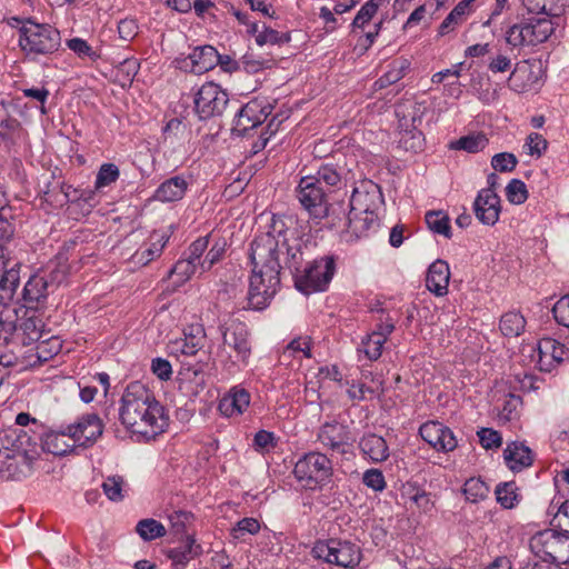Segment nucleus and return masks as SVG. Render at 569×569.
<instances>
[{
    "mask_svg": "<svg viewBox=\"0 0 569 569\" xmlns=\"http://www.w3.org/2000/svg\"><path fill=\"white\" fill-rule=\"evenodd\" d=\"M281 254L279 240L270 232L256 237L251 242L249 258L252 273L242 309L262 310L280 290Z\"/></svg>",
    "mask_w": 569,
    "mask_h": 569,
    "instance_id": "obj_1",
    "label": "nucleus"
},
{
    "mask_svg": "<svg viewBox=\"0 0 569 569\" xmlns=\"http://www.w3.org/2000/svg\"><path fill=\"white\" fill-rule=\"evenodd\" d=\"M121 423L131 432L154 438L164 431L168 418L153 393L141 382L128 385L119 408Z\"/></svg>",
    "mask_w": 569,
    "mask_h": 569,
    "instance_id": "obj_2",
    "label": "nucleus"
},
{
    "mask_svg": "<svg viewBox=\"0 0 569 569\" xmlns=\"http://www.w3.org/2000/svg\"><path fill=\"white\" fill-rule=\"evenodd\" d=\"M9 24L19 30V47L26 58L38 61L57 52L61 46L58 29L48 23H38L31 19L11 18Z\"/></svg>",
    "mask_w": 569,
    "mask_h": 569,
    "instance_id": "obj_3",
    "label": "nucleus"
},
{
    "mask_svg": "<svg viewBox=\"0 0 569 569\" xmlns=\"http://www.w3.org/2000/svg\"><path fill=\"white\" fill-rule=\"evenodd\" d=\"M555 519L563 532L552 529L536 533L530 540L531 550L543 560L552 563L569 562V502H562Z\"/></svg>",
    "mask_w": 569,
    "mask_h": 569,
    "instance_id": "obj_4",
    "label": "nucleus"
},
{
    "mask_svg": "<svg viewBox=\"0 0 569 569\" xmlns=\"http://www.w3.org/2000/svg\"><path fill=\"white\" fill-rule=\"evenodd\" d=\"M337 263L333 256H323L308 262L303 268L292 272L295 288L306 295L325 292L336 273Z\"/></svg>",
    "mask_w": 569,
    "mask_h": 569,
    "instance_id": "obj_5",
    "label": "nucleus"
},
{
    "mask_svg": "<svg viewBox=\"0 0 569 569\" xmlns=\"http://www.w3.org/2000/svg\"><path fill=\"white\" fill-rule=\"evenodd\" d=\"M293 476L301 487L321 489L331 482L333 465L323 453L311 451L303 455L295 465Z\"/></svg>",
    "mask_w": 569,
    "mask_h": 569,
    "instance_id": "obj_6",
    "label": "nucleus"
},
{
    "mask_svg": "<svg viewBox=\"0 0 569 569\" xmlns=\"http://www.w3.org/2000/svg\"><path fill=\"white\" fill-rule=\"evenodd\" d=\"M553 30L549 18H529L511 26L506 32V41L513 48L537 46L545 42Z\"/></svg>",
    "mask_w": 569,
    "mask_h": 569,
    "instance_id": "obj_7",
    "label": "nucleus"
},
{
    "mask_svg": "<svg viewBox=\"0 0 569 569\" xmlns=\"http://www.w3.org/2000/svg\"><path fill=\"white\" fill-rule=\"evenodd\" d=\"M313 552L318 558L340 567H353L360 561L359 548L349 541L330 540L317 543Z\"/></svg>",
    "mask_w": 569,
    "mask_h": 569,
    "instance_id": "obj_8",
    "label": "nucleus"
},
{
    "mask_svg": "<svg viewBox=\"0 0 569 569\" xmlns=\"http://www.w3.org/2000/svg\"><path fill=\"white\" fill-rule=\"evenodd\" d=\"M228 101L229 98L224 90L213 82H207L194 96V110L200 119H208L221 114Z\"/></svg>",
    "mask_w": 569,
    "mask_h": 569,
    "instance_id": "obj_9",
    "label": "nucleus"
},
{
    "mask_svg": "<svg viewBox=\"0 0 569 569\" xmlns=\"http://www.w3.org/2000/svg\"><path fill=\"white\" fill-rule=\"evenodd\" d=\"M270 113V106L263 104L257 100L249 101L237 113L232 132L237 136L244 137L250 130L260 126Z\"/></svg>",
    "mask_w": 569,
    "mask_h": 569,
    "instance_id": "obj_10",
    "label": "nucleus"
},
{
    "mask_svg": "<svg viewBox=\"0 0 569 569\" xmlns=\"http://www.w3.org/2000/svg\"><path fill=\"white\" fill-rule=\"evenodd\" d=\"M68 427L78 447L92 446L103 432V423L96 413L83 415Z\"/></svg>",
    "mask_w": 569,
    "mask_h": 569,
    "instance_id": "obj_11",
    "label": "nucleus"
},
{
    "mask_svg": "<svg viewBox=\"0 0 569 569\" xmlns=\"http://www.w3.org/2000/svg\"><path fill=\"white\" fill-rule=\"evenodd\" d=\"M381 202V192L377 184L371 181L362 182L353 189L350 198L351 213H365L377 216V210Z\"/></svg>",
    "mask_w": 569,
    "mask_h": 569,
    "instance_id": "obj_12",
    "label": "nucleus"
},
{
    "mask_svg": "<svg viewBox=\"0 0 569 569\" xmlns=\"http://www.w3.org/2000/svg\"><path fill=\"white\" fill-rule=\"evenodd\" d=\"M409 108L406 104H399L396 109V114L399 119V128L401 130L400 144L406 150L417 152L422 149L423 136L422 132L417 130V122H420V118L417 117L416 112L411 116L406 112Z\"/></svg>",
    "mask_w": 569,
    "mask_h": 569,
    "instance_id": "obj_13",
    "label": "nucleus"
},
{
    "mask_svg": "<svg viewBox=\"0 0 569 569\" xmlns=\"http://www.w3.org/2000/svg\"><path fill=\"white\" fill-rule=\"evenodd\" d=\"M297 198L301 206L315 217H320L327 210L325 191L317 184L315 177L308 176L300 179Z\"/></svg>",
    "mask_w": 569,
    "mask_h": 569,
    "instance_id": "obj_14",
    "label": "nucleus"
},
{
    "mask_svg": "<svg viewBox=\"0 0 569 569\" xmlns=\"http://www.w3.org/2000/svg\"><path fill=\"white\" fill-rule=\"evenodd\" d=\"M32 451H36V443L23 430L8 428L0 431V459Z\"/></svg>",
    "mask_w": 569,
    "mask_h": 569,
    "instance_id": "obj_15",
    "label": "nucleus"
},
{
    "mask_svg": "<svg viewBox=\"0 0 569 569\" xmlns=\"http://www.w3.org/2000/svg\"><path fill=\"white\" fill-rule=\"evenodd\" d=\"M419 433L421 438L438 451H452L457 447L453 432L438 421L423 423Z\"/></svg>",
    "mask_w": 569,
    "mask_h": 569,
    "instance_id": "obj_16",
    "label": "nucleus"
},
{
    "mask_svg": "<svg viewBox=\"0 0 569 569\" xmlns=\"http://www.w3.org/2000/svg\"><path fill=\"white\" fill-rule=\"evenodd\" d=\"M473 210L480 222L493 226L499 220L501 211L500 198L492 189H482L473 202Z\"/></svg>",
    "mask_w": 569,
    "mask_h": 569,
    "instance_id": "obj_17",
    "label": "nucleus"
},
{
    "mask_svg": "<svg viewBox=\"0 0 569 569\" xmlns=\"http://www.w3.org/2000/svg\"><path fill=\"white\" fill-rule=\"evenodd\" d=\"M37 451L17 456H9V459H0V478L4 480H21L32 471V462Z\"/></svg>",
    "mask_w": 569,
    "mask_h": 569,
    "instance_id": "obj_18",
    "label": "nucleus"
},
{
    "mask_svg": "<svg viewBox=\"0 0 569 569\" xmlns=\"http://www.w3.org/2000/svg\"><path fill=\"white\" fill-rule=\"evenodd\" d=\"M223 343L236 351L238 359L247 360L251 351L247 326L232 321L223 331Z\"/></svg>",
    "mask_w": 569,
    "mask_h": 569,
    "instance_id": "obj_19",
    "label": "nucleus"
},
{
    "mask_svg": "<svg viewBox=\"0 0 569 569\" xmlns=\"http://www.w3.org/2000/svg\"><path fill=\"white\" fill-rule=\"evenodd\" d=\"M206 332L202 326L192 325L184 331V337L170 345L173 355L194 356L204 346Z\"/></svg>",
    "mask_w": 569,
    "mask_h": 569,
    "instance_id": "obj_20",
    "label": "nucleus"
},
{
    "mask_svg": "<svg viewBox=\"0 0 569 569\" xmlns=\"http://www.w3.org/2000/svg\"><path fill=\"white\" fill-rule=\"evenodd\" d=\"M449 280L450 269L445 260L438 259L430 264L426 277V287L430 292L438 297L446 296Z\"/></svg>",
    "mask_w": 569,
    "mask_h": 569,
    "instance_id": "obj_21",
    "label": "nucleus"
},
{
    "mask_svg": "<svg viewBox=\"0 0 569 569\" xmlns=\"http://www.w3.org/2000/svg\"><path fill=\"white\" fill-rule=\"evenodd\" d=\"M77 447L69 432V427L62 430H50L42 438V449L54 456H63Z\"/></svg>",
    "mask_w": 569,
    "mask_h": 569,
    "instance_id": "obj_22",
    "label": "nucleus"
},
{
    "mask_svg": "<svg viewBox=\"0 0 569 569\" xmlns=\"http://www.w3.org/2000/svg\"><path fill=\"white\" fill-rule=\"evenodd\" d=\"M250 403V395L242 388H232L218 405L219 411L226 417L240 416Z\"/></svg>",
    "mask_w": 569,
    "mask_h": 569,
    "instance_id": "obj_23",
    "label": "nucleus"
},
{
    "mask_svg": "<svg viewBox=\"0 0 569 569\" xmlns=\"http://www.w3.org/2000/svg\"><path fill=\"white\" fill-rule=\"evenodd\" d=\"M347 427L338 422H326L318 433V440L327 448L339 450L349 442Z\"/></svg>",
    "mask_w": 569,
    "mask_h": 569,
    "instance_id": "obj_24",
    "label": "nucleus"
},
{
    "mask_svg": "<svg viewBox=\"0 0 569 569\" xmlns=\"http://www.w3.org/2000/svg\"><path fill=\"white\" fill-rule=\"evenodd\" d=\"M167 242L168 237L164 233H151L149 242L144 243L132 254V261L141 266H147L149 262L160 257Z\"/></svg>",
    "mask_w": 569,
    "mask_h": 569,
    "instance_id": "obj_25",
    "label": "nucleus"
},
{
    "mask_svg": "<svg viewBox=\"0 0 569 569\" xmlns=\"http://www.w3.org/2000/svg\"><path fill=\"white\" fill-rule=\"evenodd\" d=\"M188 59L190 60L192 72L199 74L211 70L221 61L220 54L212 46H202L193 49Z\"/></svg>",
    "mask_w": 569,
    "mask_h": 569,
    "instance_id": "obj_26",
    "label": "nucleus"
},
{
    "mask_svg": "<svg viewBox=\"0 0 569 569\" xmlns=\"http://www.w3.org/2000/svg\"><path fill=\"white\" fill-rule=\"evenodd\" d=\"M188 188V182L180 176L163 181L156 190L154 198L161 202H172L182 199Z\"/></svg>",
    "mask_w": 569,
    "mask_h": 569,
    "instance_id": "obj_27",
    "label": "nucleus"
},
{
    "mask_svg": "<svg viewBox=\"0 0 569 569\" xmlns=\"http://www.w3.org/2000/svg\"><path fill=\"white\" fill-rule=\"evenodd\" d=\"M537 78L532 71V67L528 61L516 64L508 78V87L516 92L527 91Z\"/></svg>",
    "mask_w": 569,
    "mask_h": 569,
    "instance_id": "obj_28",
    "label": "nucleus"
},
{
    "mask_svg": "<svg viewBox=\"0 0 569 569\" xmlns=\"http://www.w3.org/2000/svg\"><path fill=\"white\" fill-rule=\"evenodd\" d=\"M503 456L507 465L513 471H519L529 467L533 461L529 447L518 442L508 445L505 449Z\"/></svg>",
    "mask_w": 569,
    "mask_h": 569,
    "instance_id": "obj_29",
    "label": "nucleus"
},
{
    "mask_svg": "<svg viewBox=\"0 0 569 569\" xmlns=\"http://www.w3.org/2000/svg\"><path fill=\"white\" fill-rule=\"evenodd\" d=\"M193 543L194 540L187 535L182 545L168 549L167 556L176 569H183L186 565L198 555L199 546H194Z\"/></svg>",
    "mask_w": 569,
    "mask_h": 569,
    "instance_id": "obj_30",
    "label": "nucleus"
},
{
    "mask_svg": "<svg viewBox=\"0 0 569 569\" xmlns=\"http://www.w3.org/2000/svg\"><path fill=\"white\" fill-rule=\"evenodd\" d=\"M376 226H378V216L349 212L346 232L350 236V239H359L367 236L368 231Z\"/></svg>",
    "mask_w": 569,
    "mask_h": 569,
    "instance_id": "obj_31",
    "label": "nucleus"
},
{
    "mask_svg": "<svg viewBox=\"0 0 569 569\" xmlns=\"http://www.w3.org/2000/svg\"><path fill=\"white\" fill-rule=\"evenodd\" d=\"M360 448L363 455L368 456L375 462L385 461L389 457V449L386 440L373 433L365 436L361 439Z\"/></svg>",
    "mask_w": 569,
    "mask_h": 569,
    "instance_id": "obj_32",
    "label": "nucleus"
},
{
    "mask_svg": "<svg viewBox=\"0 0 569 569\" xmlns=\"http://www.w3.org/2000/svg\"><path fill=\"white\" fill-rule=\"evenodd\" d=\"M50 291L52 289L46 281V276L37 273L27 281L23 288V299L28 303H39L48 297Z\"/></svg>",
    "mask_w": 569,
    "mask_h": 569,
    "instance_id": "obj_33",
    "label": "nucleus"
},
{
    "mask_svg": "<svg viewBox=\"0 0 569 569\" xmlns=\"http://www.w3.org/2000/svg\"><path fill=\"white\" fill-rule=\"evenodd\" d=\"M473 0H461L446 17L439 27V34L445 36L461 24L468 13L469 6Z\"/></svg>",
    "mask_w": 569,
    "mask_h": 569,
    "instance_id": "obj_34",
    "label": "nucleus"
},
{
    "mask_svg": "<svg viewBox=\"0 0 569 569\" xmlns=\"http://www.w3.org/2000/svg\"><path fill=\"white\" fill-rule=\"evenodd\" d=\"M526 327V319L519 312H507L500 319V331L505 337H519Z\"/></svg>",
    "mask_w": 569,
    "mask_h": 569,
    "instance_id": "obj_35",
    "label": "nucleus"
},
{
    "mask_svg": "<svg viewBox=\"0 0 569 569\" xmlns=\"http://www.w3.org/2000/svg\"><path fill=\"white\" fill-rule=\"evenodd\" d=\"M489 140L483 133H472L451 141L449 148L452 150H465L470 153L481 151Z\"/></svg>",
    "mask_w": 569,
    "mask_h": 569,
    "instance_id": "obj_36",
    "label": "nucleus"
},
{
    "mask_svg": "<svg viewBox=\"0 0 569 569\" xmlns=\"http://www.w3.org/2000/svg\"><path fill=\"white\" fill-rule=\"evenodd\" d=\"M560 0H522L525 8L531 13H545L548 17H559L563 11Z\"/></svg>",
    "mask_w": 569,
    "mask_h": 569,
    "instance_id": "obj_37",
    "label": "nucleus"
},
{
    "mask_svg": "<svg viewBox=\"0 0 569 569\" xmlns=\"http://www.w3.org/2000/svg\"><path fill=\"white\" fill-rule=\"evenodd\" d=\"M19 286V272L14 268L7 270L0 278V306L13 299Z\"/></svg>",
    "mask_w": 569,
    "mask_h": 569,
    "instance_id": "obj_38",
    "label": "nucleus"
},
{
    "mask_svg": "<svg viewBox=\"0 0 569 569\" xmlns=\"http://www.w3.org/2000/svg\"><path fill=\"white\" fill-rule=\"evenodd\" d=\"M136 531L144 541L163 537L167 532L161 522L151 518L140 520L136 526Z\"/></svg>",
    "mask_w": 569,
    "mask_h": 569,
    "instance_id": "obj_39",
    "label": "nucleus"
},
{
    "mask_svg": "<svg viewBox=\"0 0 569 569\" xmlns=\"http://www.w3.org/2000/svg\"><path fill=\"white\" fill-rule=\"evenodd\" d=\"M426 222L433 232L442 234L446 238L451 237L450 220L446 213L441 211L427 212Z\"/></svg>",
    "mask_w": 569,
    "mask_h": 569,
    "instance_id": "obj_40",
    "label": "nucleus"
},
{
    "mask_svg": "<svg viewBox=\"0 0 569 569\" xmlns=\"http://www.w3.org/2000/svg\"><path fill=\"white\" fill-rule=\"evenodd\" d=\"M462 491L467 500L478 502L488 496L489 488L480 478H470L465 482Z\"/></svg>",
    "mask_w": 569,
    "mask_h": 569,
    "instance_id": "obj_41",
    "label": "nucleus"
},
{
    "mask_svg": "<svg viewBox=\"0 0 569 569\" xmlns=\"http://www.w3.org/2000/svg\"><path fill=\"white\" fill-rule=\"evenodd\" d=\"M385 343L381 335L371 332L362 340L359 351L363 352L369 360H377L382 353Z\"/></svg>",
    "mask_w": 569,
    "mask_h": 569,
    "instance_id": "obj_42",
    "label": "nucleus"
},
{
    "mask_svg": "<svg viewBox=\"0 0 569 569\" xmlns=\"http://www.w3.org/2000/svg\"><path fill=\"white\" fill-rule=\"evenodd\" d=\"M539 355H540V363H542L543 358L550 357L558 363L563 360L565 347L557 342L553 339L546 338L539 342L538 346Z\"/></svg>",
    "mask_w": 569,
    "mask_h": 569,
    "instance_id": "obj_43",
    "label": "nucleus"
},
{
    "mask_svg": "<svg viewBox=\"0 0 569 569\" xmlns=\"http://www.w3.org/2000/svg\"><path fill=\"white\" fill-rule=\"evenodd\" d=\"M517 486L515 482H505L496 488L497 501L507 509L515 507L518 502Z\"/></svg>",
    "mask_w": 569,
    "mask_h": 569,
    "instance_id": "obj_44",
    "label": "nucleus"
},
{
    "mask_svg": "<svg viewBox=\"0 0 569 569\" xmlns=\"http://www.w3.org/2000/svg\"><path fill=\"white\" fill-rule=\"evenodd\" d=\"M123 488L124 480L120 476L108 477L102 483L104 495L114 502L121 501L124 498Z\"/></svg>",
    "mask_w": 569,
    "mask_h": 569,
    "instance_id": "obj_45",
    "label": "nucleus"
},
{
    "mask_svg": "<svg viewBox=\"0 0 569 569\" xmlns=\"http://www.w3.org/2000/svg\"><path fill=\"white\" fill-rule=\"evenodd\" d=\"M120 176L119 168L114 163H103L99 168L94 187L101 189L116 182Z\"/></svg>",
    "mask_w": 569,
    "mask_h": 569,
    "instance_id": "obj_46",
    "label": "nucleus"
},
{
    "mask_svg": "<svg viewBox=\"0 0 569 569\" xmlns=\"http://www.w3.org/2000/svg\"><path fill=\"white\" fill-rule=\"evenodd\" d=\"M191 518V513L182 510L170 513L168 520L170 526L169 529L172 535L176 537H182L187 531V526L190 523Z\"/></svg>",
    "mask_w": 569,
    "mask_h": 569,
    "instance_id": "obj_47",
    "label": "nucleus"
},
{
    "mask_svg": "<svg viewBox=\"0 0 569 569\" xmlns=\"http://www.w3.org/2000/svg\"><path fill=\"white\" fill-rule=\"evenodd\" d=\"M506 197L513 204H522L528 199V190L523 181L512 179L506 187Z\"/></svg>",
    "mask_w": 569,
    "mask_h": 569,
    "instance_id": "obj_48",
    "label": "nucleus"
},
{
    "mask_svg": "<svg viewBox=\"0 0 569 569\" xmlns=\"http://www.w3.org/2000/svg\"><path fill=\"white\" fill-rule=\"evenodd\" d=\"M406 493L409 495V498L415 505L425 512H428L432 509L433 502L431 500L430 493L425 490H420L419 488L409 485L406 488Z\"/></svg>",
    "mask_w": 569,
    "mask_h": 569,
    "instance_id": "obj_49",
    "label": "nucleus"
},
{
    "mask_svg": "<svg viewBox=\"0 0 569 569\" xmlns=\"http://www.w3.org/2000/svg\"><path fill=\"white\" fill-rule=\"evenodd\" d=\"M406 69L407 67L405 66V63H392L390 66V69L376 81L375 86L378 87L379 89H383L390 84L398 82L400 79L403 78Z\"/></svg>",
    "mask_w": 569,
    "mask_h": 569,
    "instance_id": "obj_50",
    "label": "nucleus"
},
{
    "mask_svg": "<svg viewBox=\"0 0 569 569\" xmlns=\"http://www.w3.org/2000/svg\"><path fill=\"white\" fill-rule=\"evenodd\" d=\"M197 269V263L191 261L190 259H181L179 260L170 270L169 276H177L178 281L180 283L186 282Z\"/></svg>",
    "mask_w": 569,
    "mask_h": 569,
    "instance_id": "obj_51",
    "label": "nucleus"
},
{
    "mask_svg": "<svg viewBox=\"0 0 569 569\" xmlns=\"http://www.w3.org/2000/svg\"><path fill=\"white\" fill-rule=\"evenodd\" d=\"M67 46L72 50L79 58H89L94 61L99 58L96 51L89 46V43L81 38H72L67 41Z\"/></svg>",
    "mask_w": 569,
    "mask_h": 569,
    "instance_id": "obj_52",
    "label": "nucleus"
},
{
    "mask_svg": "<svg viewBox=\"0 0 569 569\" xmlns=\"http://www.w3.org/2000/svg\"><path fill=\"white\" fill-rule=\"evenodd\" d=\"M518 163L513 153L501 152L497 153L491 159V166L495 170L500 172H511Z\"/></svg>",
    "mask_w": 569,
    "mask_h": 569,
    "instance_id": "obj_53",
    "label": "nucleus"
},
{
    "mask_svg": "<svg viewBox=\"0 0 569 569\" xmlns=\"http://www.w3.org/2000/svg\"><path fill=\"white\" fill-rule=\"evenodd\" d=\"M477 435L481 446L487 450L500 448L502 445L501 435L491 428H481Z\"/></svg>",
    "mask_w": 569,
    "mask_h": 569,
    "instance_id": "obj_54",
    "label": "nucleus"
},
{
    "mask_svg": "<svg viewBox=\"0 0 569 569\" xmlns=\"http://www.w3.org/2000/svg\"><path fill=\"white\" fill-rule=\"evenodd\" d=\"M315 180H317L318 186L326 183L330 187H335L340 182L341 178L332 166L326 164L319 168Z\"/></svg>",
    "mask_w": 569,
    "mask_h": 569,
    "instance_id": "obj_55",
    "label": "nucleus"
},
{
    "mask_svg": "<svg viewBox=\"0 0 569 569\" xmlns=\"http://www.w3.org/2000/svg\"><path fill=\"white\" fill-rule=\"evenodd\" d=\"M556 321L565 327H569V295L560 298L552 308Z\"/></svg>",
    "mask_w": 569,
    "mask_h": 569,
    "instance_id": "obj_56",
    "label": "nucleus"
},
{
    "mask_svg": "<svg viewBox=\"0 0 569 569\" xmlns=\"http://www.w3.org/2000/svg\"><path fill=\"white\" fill-rule=\"evenodd\" d=\"M363 483L375 491H382L386 488V481L382 472L378 469H369L363 473Z\"/></svg>",
    "mask_w": 569,
    "mask_h": 569,
    "instance_id": "obj_57",
    "label": "nucleus"
},
{
    "mask_svg": "<svg viewBox=\"0 0 569 569\" xmlns=\"http://www.w3.org/2000/svg\"><path fill=\"white\" fill-rule=\"evenodd\" d=\"M260 530V523L254 518H243L237 522V527L233 529L234 538L239 539L243 535H254Z\"/></svg>",
    "mask_w": 569,
    "mask_h": 569,
    "instance_id": "obj_58",
    "label": "nucleus"
},
{
    "mask_svg": "<svg viewBox=\"0 0 569 569\" xmlns=\"http://www.w3.org/2000/svg\"><path fill=\"white\" fill-rule=\"evenodd\" d=\"M46 276V281L50 286V288L53 290L59 284H61L68 276V268L63 263L56 264L52 269H50L48 274Z\"/></svg>",
    "mask_w": 569,
    "mask_h": 569,
    "instance_id": "obj_59",
    "label": "nucleus"
},
{
    "mask_svg": "<svg viewBox=\"0 0 569 569\" xmlns=\"http://www.w3.org/2000/svg\"><path fill=\"white\" fill-rule=\"evenodd\" d=\"M377 4L373 2H366L359 12L357 13L356 18L353 19V26L356 28H363L365 24H367L372 17L377 13Z\"/></svg>",
    "mask_w": 569,
    "mask_h": 569,
    "instance_id": "obj_60",
    "label": "nucleus"
},
{
    "mask_svg": "<svg viewBox=\"0 0 569 569\" xmlns=\"http://www.w3.org/2000/svg\"><path fill=\"white\" fill-rule=\"evenodd\" d=\"M151 370L160 380L167 381L172 376L171 363L163 358H154L151 362Z\"/></svg>",
    "mask_w": 569,
    "mask_h": 569,
    "instance_id": "obj_61",
    "label": "nucleus"
},
{
    "mask_svg": "<svg viewBox=\"0 0 569 569\" xmlns=\"http://www.w3.org/2000/svg\"><path fill=\"white\" fill-rule=\"evenodd\" d=\"M512 62L511 59L503 54L499 53L496 57L491 58L488 63V70L492 73L507 72L511 69Z\"/></svg>",
    "mask_w": 569,
    "mask_h": 569,
    "instance_id": "obj_62",
    "label": "nucleus"
},
{
    "mask_svg": "<svg viewBox=\"0 0 569 569\" xmlns=\"http://www.w3.org/2000/svg\"><path fill=\"white\" fill-rule=\"evenodd\" d=\"M530 154L540 157L547 149L548 142L540 133H530L527 138Z\"/></svg>",
    "mask_w": 569,
    "mask_h": 569,
    "instance_id": "obj_63",
    "label": "nucleus"
},
{
    "mask_svg": "<svg viewBox=\"0 0 569 569\" xmlns=\"http://www.w3.org/2000/svg\"><path fill=\"white\" fill-rule=\"evenodd\" d=\"M118 31L121 39L129 41L138 34V24L133 19H123L118 24Z\"/></svg>",
    "mask_w": 569,
    "mask_h": 569,
    "instance_id": "obj_64",
    "label": "nucleus"
}]
</instances>
